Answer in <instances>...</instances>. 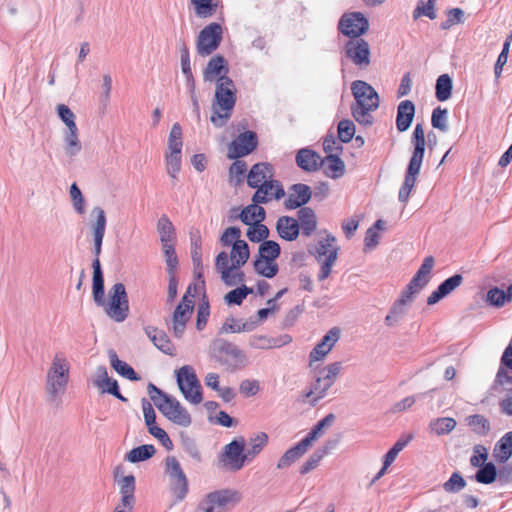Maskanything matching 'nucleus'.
Returning a JSON list of instances; mask_svg holds the SVG:
<instances>
[{
	"label": "nucleus",
	"instance_id": "obj_1",
	"mask_svg": "<svg viewBox=\"0 0 512 512\" xmlns=\"http://www.w3.org/2000/svg\"><path fill=\"white\" fill-rule=\"evenodd\" d=\"M220 242L223 246H231L229 255L220 252L215 259V269L226 286H238L244 281V273L241 268L247 263L250 252L248 244L241 239V230L237 227L227 228Z\"/></svg>",
	"mask_w": 512,
	"mask_h": 512
},
{
	"label": "nucleus",
	"instance_id": "obj_2",
	"mask_svg": "<svg viewBox=\"0 0 512 512\" xmlns=\"http://www.w3.org/2000/svg\"><path fill=\"white\" fill-rule=\"evenodd\" d=\"M335 420L333 414L321 419L298 443L285 451L277 462L278 469H286L301 459L326 434Z\"/></svg>",
	"mask_w": 512,
	"mask_h": 512
},
{
	"label": "nucleus",
	"instance_id": "obj_3",
	"mask_svg": "<svg viewBox=\"0 0 512 512\" xmlns=\"http://www.w3.org/2000/svg\"><path fill=\"white\" fill-rule=\"evenodd\" d=\"M235 103L236 87L233 81L230 78L219 79L212 103L211 123L217 128L225 126L232 116Z\"/></svg>",
	"mask_w": 512,
	"mask_h": 512
},
{
	"label": "nucleus",
	"instance_id": "obj_4",
	"mask_svg": "<svg viewBox=\"0 0 512 512\" xmlns=\"http://www.w3.org/2000/svg\"><path fill=\"white\" fill-rule=\"evenodd\" d=\"M356 104L351 107L354 119L361 125H371V113L379 107V95L367 82L356 80L351 85Z\"/></svg>",
	"mask_w": 512,
	"mask_h": 512
},
{
	"label": "nucleus",
	"instance_id": "obj_5",
	"mask_svg": "<svg viewBox=\"0 0 512 512\" xmlns=\"http://www.w3.org/2000/svg\"><path fill=\"white\" fill-rule=\"evenodd\" d=\"M148 393L154 405L170 422L183 428L192 424L190 413L175 397L163 393L153 384L148 386Z\"/></svg>",
	"mask_w": 512,
	"mask_h": 512
},
{
	"label": "nucleus",
	"instance_id": "obj_6",
	"mask_svg": "<svg viewBox=\"0 0 512 512\" xmlns=\"http://www.w3.org/2000/svg\"><path fill=\"white\" fill-rule=\"evenodd\" d=\"M55 112L64 125L62 132L63 153L73 159L78 156L83 145L80 139V131L76 123V114L66 104L59 103L55 106Z\"/></svg>",
	"mask_w": 512,
	"mask_h": 512
},
{
	"label": "nucleus",
	"instance_id": "obj_7",
	"mask_svg": "<svg viewBox=\"0 0 512 512\" xmlns=\"http://www.w3.org/2000/svg\"><path fill=\"white\" fill-rule=\"evenodd\" d=\"M70 362L63 352L54 354L46 374V391L53 399L63 395L70 379Z\"/></svg>",
	"mask_w": 512,
	"mask_h": 512
},
{
	"label": "nucleus",
	"instance_id": "obj_8",
	"mask_svg": "<svg viewBox=\"0 0 512 512\" xmlns=\"http://www.w3.org/2000/svg\"><path fill=\"white\" fill-rule=\"evenodd\" d=\"M341 371V362H333L318 369L310 390L304 394V398L307 399V402L314 405L319 400L323 399L327 395L329 389L337 381Z\"/></svg>",
	"mask_w": 512,
	"mask_h": 512
},
{
	"label": "nucleus",
	"instance_id": "obj_9",
	"mask_svg": "<svg viewBox=\"0 0 512 512\" xmlns=\"http://www.w3.org/2000/svg\"><path fill=\"white\" fill-rule=\"evenodd\" d=\"M182 128L174 123L168 135L167 148L164 153L165 169L169 177L176 180L182 168Z\"/></svg>",
	"mask_w": 512,
	"mask_h": 512
},
{
	"label": "nucleus",
	"instance_id": "obj_10",
	"mask_svg": "<svg viewBox=\"0 0 512 512\" xmlns=\"http://www.w3.org/2000/svg\"><path fill=\"white\" fill-rule=\"evenodd\" d=\"M412 144L414 146V150L407 167L404 182L398 193L399 201L404 204L408 202L410 193L413 190L417 177L420 173L425 153L426 140L412 139Z\"/></svg>",
	"mask_w": 512,
	"mask_h": 512
},
{
	"label": "nucleus",
	"instance_id": "obj_11",
	"mask_svg": "<svg viewBox=\"0 0 512 512\" xmlns=\"http://www.w3.org/2000/svg\"><path fill=\"white\" fill-rule=\"evenodd\" d=\"M104 308L106 315L117 323L125 321L129 315V302L124 284L116 283L108 293V299L97 303Z\"/></svg>",
	"mask_w": 512,
	"mask_h": 512
},
{
	"label": "nucleus",
	"instance_id": "obj_12",
	"mask_svg": "<svg viewBox=\"0 0 512 512\" xmlns=\"http://www.w3.org/2000/svg\"><path fill=\"white\" fill-rule=\"evenodd\" d=\"M164 476L168 479L169 488L177 501H182L188 494V478L175 456H168L164 461Z\"/></svg>",
	"mask_w": 512,
	"mask_h": 512
},
{
	"label": "nucleus",
	"instance_id": "obj_13",
	"mask_svg": "<svg viewBox=\"0 0 512 512\" xmlns=\"http://www.w3.org/2000/svg\"><path fill=\"white\" fill-rule=\"evenodd\" d=\"M177 384L184 399L192 405L203 401L202 386L193 367L182 366L176 372Z\"/></svg>",
	"mask_w": 512,
	"mask_h": 512
},
{
	"label": "nucleus",
	"instance_id": "obj_14",
	"mask_svg": "<svg viewBox=\"0 0 512 512\" xmlns=\"http://www.w3.org/2000/svg\"><path fill=\"white\" fill-rule=\"evenodd\" d=\"M246 462H250L245 452V440L240 437L232 440L223 447L219 457L220 466L231 472L241 470Z\"/></svg>",
	"mask_w": 512,
	"mask_h": 512
},
{
	"label": "nucleus",
	"instance_id": "obj_15",
	"mask_svg": "<svg viewBox=\"0 0 512 512\" xmlns=\"http://www.w3.org/2000/svg\"><path fill=\"white\" fill-rule=\"evenodd\" d=\"M240 501V495L232 490H219L205 495L195 512H224L230 505Z\"/></svg>",
	"mask_w": 512,
	"mask_h": 512
},
{
	"label": "nucleus",
	"instance_id": "obj_16",
	"mask_svg": "<svg viewBox=\"0 0 512 512\" xmlns=\"http://www.w3.org/2000/svg\"><path fill=\"white\" fill-rule=\"evenodd\" d=\"M338 256V248L335 245V238L328 235L320 240L316 246V259L320 265L318 280L323 281L329 277L333 265Z\"/></svg>",
	"mask_w": 512,
	"mask_h": 512
},
{
	"label": "nucleus",
	"instance_id": "obj_17",
	"mask_svg": "<svg viewBox=\"0 0 512 512\" xmlns=\"http://www.w3.org/2000/svg\"><path fill=\"white\" fill-rule=\"evenodd\" d=\"M221 40V26L218 23H210L198 35L196 44L198 54L201 56L210 55L219 47Z\"/></svg>",
	"mask_w": 512,
	"mask_h": 512
},
{
	"label": "nucleus",
	"instance_id": "obj_18",
	"mask_svg": "<svg viewBox=\"0 0 512 512\" xmlns=\"http://www.w3.org/2000/svg\"><path fill=\"white\" fill-rule=\"evenodd\" d=\"M192 287L189 286L187 292L182 297L181 302L176 307L173 314V333L176 337H181L184 333L186 323L190 319L194 308V295L191 294Z\"/></svg>",
	"mask_w": 512,
	"mask_h": 512
},
{
	"label": "nucleus",
	"instance_id": "obj_19",
	"mask_svg": "<svg viewBox=\"0 0 512 512\" xmlns=\"http://www.w3.org/2000/svg\"><path fill=\"white\" fill-rule=\"evenodd\" d=\"M416 294L407 288L403 289L400 297L393 303L384 322L388 327L397 326L407 315L410 306L416 298Z\"/></svg>",
	"mask_w": 512,
	"mask_h": 512
},
{
	"label": "nucleus",
	"instance_id": "obj_20",
	"mask_svg": "<svg viewBox=\"0 0 512 512\" xmlns=\"http://www.w3.org/2000/svg\"><path fill=\"white\" fill-rule=\"evenodd\" d=\"M106 224L107 218L104 209L98 205L93 206L90 210L88 226L93 236L94 253L97 257L101 253Z\"/></svg>",
	"mask_w": 512,
	"mask_h": 512
},
{
	"label": "nucleus",
	"instance_id": "obj_21",
	"mask_svg": "<svg viewBox=\"0 0 512 512\" xmlns=\"http://www.w3.org/2000/svg\"><path fill=\"white\" fill-rule=\"evenodd\" d=\"M340 334V329L333 327L321 338L309 353V367H314L315 363L321 362L327 357L339 341Z\"/></svg>",
	"mask_w": 512,
	"mask_h": 512
},
{
	"label": "nucleus",
	"instance_id": "obj_22",
	"mask_svg": "<svg viewBox=\"0 0 512 512\" xmlns=\"http://www.w3.org/2000/svg\"><path fill=\"white\" fill-rule=\"evenodd\" d=\"M368 20L360 12H351L344 14L339 22L340 31L350 37L357 39L368 29Z\"/></svg>",
	"mask_w": 512,
	"mask_h": 512
},
{
	"label": "nucleus",
	"instance_id": "obj_23",
	"mask_svg": "<svg viewBox=\"0 0 512 512\" xmlns=\"http://www.w3.org/2000/svg\"><path fill=\"white\" fill-rule=\"evenodd\" d=\"M345 55L355 65L367 67L370 64V48L363 39H352L345 45Z\"/></svg>",
	"mask_w": 512,
	"mask_h": 512
},
{
	"label": "nucleus",
	"instance_id": "obj_24",
	"mask_svg": "<svg viewBox=\"0 0 512 512\" xmlns=\"http://www.w3.org/2000/svg\"><path fill=\"white\" fill-rule=\"evenodd\" d=\"M257 146L256 134L252 131L241 133L228 147L230 159L243 157L251 153Z\"/></svg>",
	"mask_w": 512,
	"mask_h": 512
},
{
	"label": "nucleus",
	"instance_id": "obj_25",
	"mask_svg": "<svg viewBox=\"0 0 512 512\" xmlns=\"http://www.w3.org/2000/svg\"><path fill=\"white\" fill-rule=\"evenodd\" d=\"M434 264L435 260L432 256L425 257L419 270L405 288L418 295L429 283Z\"/></svg>",
	"mask_w": 512,
	"mask_h": 512
},
{
	"label": "nucleus",
	"instance_id": "obj_26",
	"mask_svg": "<svg viewBox=\"0 0 512 512\" xmlns=\"http://www.w3.org/2000/svg\"><path fill=\"white\" fill-rule=\"evenodd\" d=\"M219 350L224 354L223 361L234 369H241L249 364L246 353L232 343L221 342Z\"/></svg>",
	"mask_w": 512,
	"mask_h": 512
},
{
	"label": "nucleus",
	"instance_id": "obj_27",
	"mask_svg": "<svg viewBox=\"0 0 512 512\" xmlns=\"http://www.w3.org/2000/svg\"><path fill=\"white\" fill-rule=\"evenodd\" d=\"M285 195L283 187L273 178L259 186L252 197L254 203H267L272 199H280Z\"/></svg>",
	"mask_w": 512,
	"mask_h": 512
},
{
	"label": "nucleus",
	"instance_id": "obj_28",
	"mask_svg": "<svg viewBox=\"0 0 512 512\" xmlns=\"http://www.w3.org/2000/svg\"><path fill=\"white\" fill-rule=\"evenodd\" d=\"M228 72L229 68L225 59L220 55H216L209 60L206 68L204 69L203 80L205 82L215 81L216 85H218L219 79L229 78L227 76Z\"/></svg>",
	"mask_w": 512,
	"mask_h": 512
},
{
	"label": "nucleus",
	"instance_id": "obj_29",
	"mask_svg": "<svg viewBox=\"0 0 512 512\" xmlns=\"http://www.w3.org/2000/svg\"><path fill=\"white\" fill-rule=\"evenodd\" d=\"M93 384L101 393H109L116 396L119 399H123L118 391L117 381L108 376L106 367H96L93 374Z\"/></svg>",
	"mask_w": 512,
	"mask_h": 512
},
{
	"label": "nucleus",
	"instance_id": "obj_30",
	"mask_svg": "<svg viewBox=\"0 0 512 512\" xmlns=\"http://www.w3.org/2000/svg\"><path fill=\"white\" fill-rule=\"evenodd\" d=\"M291 341L292 338L289 335L273 338L268 335L254 334L249 337L248 344L253 349L268 350L280 348L289 344Z\"/></svg>",
	"mask_w": 512,
	"mask_h": 512
},
{
	"label": "nucleus",
	"instance_id": "obj_31",
	"mask_svg": "<svg viewBox=\"0 0 512 512\" xmlns=\"http://www.w3.org/2000/svg\"><path fill=\"white\" fill-rule=\"evenodd\" d=\"M258 327L255 318L238 319L235 317H227L220 328V333H242L251 332Z\"/></svg>",
	"mask_w": 512,
	"mask_h": 512
},
{
	"label": "nucleus",
	"instance_id": "obj_32",
	"mask_svg": "<svg viewBox=\"0 0 512 512\" xmlns=\"http://www.w3.org/2000/svg\"><path fill=\"white\" fill-rule=\"evenodd\" d=\"M273 176L274 171L270 164L257 163L251 168L247 176V183L252 188H258L272 179Z\"/></svg>",
	"mask_w": 512,
	"mask_h": 512
},
{
	"label": "nucleus",
	"instance_id": "obj_33",
	"mask_svg": "<svg viewBox=\"0 0 512 512\" xmlns=\"http://www.w3.org/2000/svg\"><path fill=\"white\" fill-rule=\"evenodd\" d=\"M311 189L305 184H295L290 190L285 206L288 209H296L309 202L311 199Z\"/></svg>",
	"mask_w": 512,
	"mask_h": 512
},
{
	"label": "nucleus",
	"instance_id": "obj_34",
	"mask_svg": "<svg viewBox=\"0 0 512 512\" xmlns=\"http://www.w3.org/2000/svg\"><path fill=\"white\" fill-rule=\"evenodd\" d=\"M463 281V277L459 274H456L448 279H446L444 282H442L437 290L432 292L430 296L427 299L428 305H434L437 302H439L442 298L449 295L451 292H453L456 288H458Z\"/></svg>",
	"mask_w": 512,
	"mask_h": 512
},
{
	"label": "nucleus",
	"instance_id": "obj_35",
	"mask_svg": "<svg viewBox=\"0 0 512 512\" xmlns=\"http://www.w3.org/2000/svg\"><path fill=\"white\" fill-rule=\"evenodd\" d=\"M144 331L157 349L161 350L165 354L173 355L174 347L164 331L153 326H146Z\"/></svg>",
	"mask_w": 512,
	"mask_h": 512
},
{
	"label": "nucleus",
	"instance_id": "obj_36",
	"mask_svg": "<svg viewBox=\"0 0 512 512\" xmlns=\"http://www.w3.org/2000/svg\"><path fill=\"white\" fill-rule=\"evenodd\" d=\"M415 114V106L412 101L404 100L397 108L396 126L400 132L408 130Z\"/></svg>",
	"mask_w": 512,
	"mask_h": 512
},
{
	"label": "nucleus",
	"instance_id": "obj_37",
	"mask_svg": "<svg viewBox=\"0 0 512 512\" xmlns=\"http://www.w3.org/2000/svg\"><path fill=\"white\" fill-rule=\"evenodd\" d=\"M276 229L279 236L287 241H294L299 235V223L289 216H282L277 220Z\"/></svg>",
	"mask_w": 512,
	"mask_h": 512
},
{
	"label": "nucleus",
	"instance_id": "obj_38",
	"mask_svg": "<svg viewBox=\"0 0 512 512\" xmlns=\"http://www.w3.org/2000/svg\"><path fill=\"white\" fill-rule=\"evenodd\" d=\"M269 437L265 432H258L248 440V447L245 450L249 461H252L267 446Z\"/></svg>",
	"mask_w": 512,
	"mask_h": 512
},
{
	"label": "nucleus",
	"instance_id": "obj_39",
	"mask_svg": "<svg viewBox=\"0 0 512 512\" xmlns=\"http://www.w3.org/2000/svg\"><path fill=\"white\" fill-rule=\"evenodd\" d=\"M122 466L114 469V477L118 483L121 496L134 497L135 478L132 475L124 476Z\"/></svg>",
	"mask_w": 512,
	"mask_h": 512
},
{
	"label": "nucleus",
	"instance_id": "obj_40",
	"mask_svg": "<svg viewBox=\"0 0 512 512\" xmlns=\"http://www.w3.org/2000/svg\"><path fill=\"white\" fill-rule=\"evenodd\" d=\"M260 203H252L245 207L240 213L241 221L246 225L258 224L265 218V210L259 206Z\"/></svg>",
	"mask_w": 512,
	"mask_h": 512
},
{
	"label": "nucleus",
	"instance_id": "obj_41",
	"mask_svg": "<svg viewBox=\"0 0 512 512\" xmlns=\"http://www.w3.org/2000/svg\"><path fill=\"white\" fill-rule=\"evenodd\" d=\"M299 227L306 236H310L317 227V219L314 211L309 207L301 208L298 212Z\"/></svg>",
	"mask_w": 512,
	"mask_h": 512
},
{
	"label": "nucleus",
	"instance_id": "obj_42",
	"mask_svg": "<svg viewBox=\"0 0 512 512\" xmlns=\"http://www.w3.org/2000/svg\"><path fill=\"white\" fill-rule=\"evenodd\" d=\"M93 298L96 303H103L104 280L101 271L100 261L96 258L93 261Z\"/></svg>",
	"mask_w": 512,
	"mask_h": 512
},
{
	"label": "nucleus",
	"instance_id": "obj_43",
	"mask_svg": "<svg viewBox=\"0 0 512 512\" xmlns=\"http://www.w3.org/2000/svg\"><path fill=\"white\" fill-rule=\"evenodd\" d=\"M325 173L333 179L340 178L345 173V163L338 156L330 154L323 161Z\"/></svg>",
	"mask_w": 512,
	"mask_h": 512
},
{
	"label": "nucleus",
	"instance_id": "obj_44",
	"mask_svg": "<svg viewBox=\"0 0 512 512\" xmlns=\"http://www.w3.org/2000/svg\"><path fill=\"white\" fill-rule=\"evenodd\" d=\"M493 456L499 462H506L512 456V432L506 433L496 444Z\"/></svg>",
	"mask_w": 512,
	"mask_h": 512
},
{
	"label": "nucleus",
	"instance_id": "obj_45",
	"mask_svg": "<svg viewBox=\"0 0 512 512\" xmlns=\"http://www.w3.org/2000/svg\"><path fill=\"white\" fill-rule=\"evenodd\" d=\"M110 364L113 367V369L120 374L121 376L129 379V380H137L138 377L133 370L131 366H129L127 363L121 361L116 352L113 350H110L108 352Z\"/></svg>",
	"mask_w": 512,
	"mask_h": 512
},
{
	"label": "nucleus",
	"instance_id": "obj_46",
	"mask_svg": "<svg viewBox=\"0 0 512 512\" xmlns=\"http://www.w3.org/2000/svg\"><path fill=\"white\" fill-rule=\"evenodd\" d=\"M320 157L312 150L302 149L298 152L296 161L298 166L307 171L316 170Z\"/></svg>",
	"mask_w": 512,
	"mask_h": 512
},
{
	"label": "nucleus",
	"instance_id": "obj_47",
	"mask_svg": "<svg viewBox=\"0 0 512 512\" xmlns=\"http://www.w3.org/2000/svg\"><path fill=\"white\" fill-rule=\"evenodd\" d=\"M452 79L448 74H442L438 77L435 86V96L437 100L447 101L452 94Z\"/></svg>",
	"mask_w": 512,
	"mask_h": 512
},
{
	"label": "nucleus",
	"instance_id": "obj_48",
	"mask_svg": "<svg viewBox=\"0 0 512 512\" xmlns=\"http://www.w3.org/2000/svg\"><path fill=\"white\" fill-rule=\"evenodd\" d=\"M155 453L156 449L153 445H141L130 450L126 454L125 460L130 463H137L151 458Z\"/></svg>",
	"mask_w": 512,
	"mask_h": 512
},
{
	"label": "nucleus",
	"instance_id": "obj_49",
	"mask_svg": "<svg viewBox=\"0 0 512 512\" xmlns=\"http://www.w3.org/2000/svg\"><path fill=\"white\" fill-rule=\"evenodd\" d=\"M456 427V421L450 417H442L434 419L430 422V432L437 435H445L453 431Z\"/></svg>",
	"mask_w": 512,
	"mask_h": 512
},
{
	"label": "nucleus",
	"instance_id": "obj_50",
	"mask_svg": "<svg viewBox=\"0 0 512 512\" xmlns=\"http://www.w3.org/2000/svg\"><path fill=\"white\" fill-rule=\"evenodd\" d=\"M69 196L75 213L78 215H83L86 211V200L76 183H72L70 185Z\"/></svg>",
	"mask_w": 512,
	"mask_h": 512
},
{
	"label": "nucleus",
	"instance_id": "obj_51",
	"mask_svg": "<svg viewBox=\"0 0 512 512\" xmlns=\"http://www.w3.org/2000/svg\"><path fill=\"white\" fill-rule=\"evenodd\" d=\"M384 227V221L377 220L375 224L366 231L364 242L367 250H372L379 244L380 232L384 230Z\"/></svg>",
	"mask_w": 512,
	"mask_h": 512
},
{
	"label": "nucleus",
	"instance_id": "obj_52",
	"mask_svg": "<svg viewBox=\"0 0 512 512\" xmlns=\"http://www.w3.org/2000/svg\"><path fill=\"white\" fill-rule=\"evenodd\" d=\"M157 230L162 244L173 242L175 235L174 227L167 216L163 215L160 217L157 223Z\"/></svg>",
	"mask_w": 512,
	"mask_h": 512
},
{
	"label": "nucleus",
	"instance_id": "obj_53",
	"mask_svg": "<svg viewBox=\"0 0 512 512\" xmlns=\"http://www.w3.org/2000/svg\"><path fill=\"white\" fill-rule=\"evenodd\" d=\"M254 268L258 274L267 278L274 277L278 272V265L275 261H269L260 256L254 262Z\"/></svg>",
	"mask_w": 512,
	"mask_h": 512
},
{
	"label": "nucleus",
	"instance_id": "obj_54",
	"mask_svg": "<svg viewBox=\"0 0 512 512\" xmlns=\"http://www.w3.org/2000/svg\"><path fill=\"white\" fill-rule=\"evenodd\" d=\"M326 448L318 449L313 452L308 459L300 466L299 472L302 475L308 474L310 471L316 469L321 460L327 455Z\"/></svg>",
	"mask_w": 512,
	"mask_h": 512
},
{
	"label": "nucleus",
	"instance_id": "obj_55",
	"mask_svg": "<svg viewBox=\"0 0 512 512\" xmlns=\"http://www.w3.org/2000/svg\"><path fill=\"white\" fill-rule=\"evenodd\" d=\"M435 6L436 0H428L427 2L422 0L418 1L417 6L413 12V18L418 19L421 16H426L430 19H435L437 17Z\"/></svg>",
	"mask_w": 512,
	"mask_h": 512
},
{
	"label": "nucleus",
	"instance_id": "obj_56",
	"mask_svg": "<svg viewBox=\"0 0 512 512\" xmlns=\"http://www.w3.org/2000/svg\"><path fill=\"white\" fill-rule=\"evenodd\" d=\"M250 293H252V289L242 285L228 292L224 296V300L228 305H240Z\"/></svg>",
	"mask_w": 512,
	"mask_h": 512
},
{
	"label": "nucleus",
	"instance_id": "obj_57",
	"mask_svg": "<svg viewBox=\"0 0 512 512\" xmlns=\"http://www.w3.org/2000/svg\"><path fill=\"white\" fill-rule=\"evenodd\" d=\"M431 124L433 128L446 132L448 130V110L441 107L435 108L432 112Z\"/></svg>",
	"mask_w": 512,
	"mask_h": 512
},
{
	"label": "nucleus",
	"instance_id": "obj_58",
	"mask_svg": "<svg viewBox=\"0 0 512 512\" xmlns=\"http://www.w3.org/2000/svg\"><path fill=\"white\" fill-rule=\"evenodd\" d=\"M259 256L269 261H275L280 254V246L275 241H264L259 246Z\"/></svg>",
	"mask_w": 512,
	"mask_h": 512
},
{
	"label": "nucleus",
	"instance_id": "obj_59",
	"mask_svg": "<svg viewBox=\"0 0 512 512\" xmlns=\"http://www.w3.org/2000/svg\"><path fill=\"white\" fill-rule=\"evenodd\" d=\"M464 21V11L460 8H452L447 11V18L441 23L443 30H448L454 25L461 24Z\"/></svg>",
	"mask_w": 512,
	"mask_h": 512
},
{
	"label": "nucleus",
	"instance_id": "obj_60",
	"mask_svg": "<svg viewBox=\"0 0 512 512\" xmlns=\"http://www.w3.org/2000/svg\"><path fill=\"white\" fill-rule=\"evenodd\" d=\"M355 134V125L351 120H341L338 124V136L342 142L348 143Z\"/></svg>",
	"mask_w": 512,
	"mask_h": 512
},
{
	"label": "nucleus",
	"instance_id": "obj_61",
	"mask_svg": "<svg viewBox=\"0 0 512 512\" xmlns=\"http://www.w3.org/2000/svg\"><path fill=\"white\" fill-rule=\"evenodd\" d=\"M486 302L494 307L500 308L507 304L505 299L504 290L498 287H493L488 290L486 295Z\"/></svg>",
	"mask_w": 512,
	"mask_h": 512
},
{
	"label": "nucleus",
	"instance_id": "obj_62",
	"mask_svg": "<svg viewBox=\"0 0 512 512\" xmlns=\"http://www.w3.org/2000/svg\"><path fill=\"white\" fill-rule=\"evenodd\" d=\"M268 234V228L265 225L261 224V222L258 224L249 225V228L247 230V237L252 242H260L263 239H265L268 236Z\"/></svg>",
	"mask_w": 512,
	"mask_h": 512
},
{
	"label": "nucleus",
	"instance_id": "obj_63",
	"mask_svg": "<svg viewBox=\"0 0 512 512\" xmlns=\"http://www.w3.org/2000/svg\"><path fill=\"white\" fill-rule=\"evenodd\" d=\"M411 438L412 437L410 436L409 438H407L405 440H403V439L398 440L393 445V447L385 454L383 464H385V466L389 467L395 461L398 454L405 448V446L408 444V442L410 441Z\"/></svg>",
	"mask_w": 512,
	"mask_h": 512
},
{
	"label": "nucleus",
	"instance_id": "obj_64",
	"mask_svg": "<svg viewBox=\"0 0 512 512\" xmlns=\"http://www.w3.org/2000/svg\"><path fill=\"white\" fill-rule=\"evenodd\" d=\"M496 478V468L492 463L486 464L476 474V480L480 483L490 484Z\"/></svg>",
	"mask_w": 512,
	"mask_h": 512
}]
</instances>
